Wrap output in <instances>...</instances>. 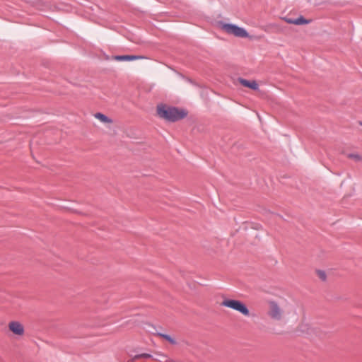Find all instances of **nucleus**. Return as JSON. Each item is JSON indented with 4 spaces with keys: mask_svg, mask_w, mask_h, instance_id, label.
<instances>
[{
    "mask_svg": "<svg viewBox=\"0 0 362 362\" xmlns=\"http://www.w3.org/2000/svg\"><path fill=\"white\" fill-rule=\"evenodd\" d=\"M156 112L160 118L169 122H175L183 119L187 115V112L184 110L168 106L165 104H158L156 107Z\"/></svg>",
    "mask_w": 362,
    "mask_h": 362,
    "instance_id": "f257e3e1",
    "label": "nucleus"
},
{
    "mask_svg": "<svg viewBox=\"0 0 362 362\" xmlns=\"http://www.w3.org/2000/svg\"><path fill=\"white\" fill-rule=\"evenodd\" d=\"M286 309L274 300L268 302L267 315L273 320L283 321L286 318Z\"/></svg>",
    "mask_w": 362,
    "mask_h": 362,
    "instance_id": "f03ea898",
    "label": "nucleus"
},
{
    "mask_svg": "<svg viewBox=\"0 0 362 362\" xmlns=\"http://www.w3.org/2000/svg\"><path fill=\"white\" fill-rule=\"evenodd\" d=\"M221 305L235 310L244 316L247 317L250 315V311L247 305L239 300L226 298L221 302Z\"/></svg>",
    "mask_w": 362,
    "mask_h": 362,
    "instance_id": "7ed1b4c3",
    "label": "nucleus"
},
{
    "mask_svg": "<svg viewBox=\"0 0 362 362\" xmlns=\"http://www.w3.org/2000/svg\"><path fill=\"white\" fill-rule=\"evenodd\" d=\"M221 28L226 33L233 35L238 37H250L247 32L244 28L233 24H223Z\"/></svg>",
    "mask_w": 362,
    "mask_h": 362,
    "instance_id": "20e7f679",
    "label": "nucleus"
},
{
    "mask_svg": "<svg viewBox=\"0 0 362 362\" xmlns=\"http://www.w3.org/2000/svg\"><path fill=\"white\" fill-rule=\"evenodd\" d=\"M221 28L226 33L233 35L238 37H250L247 32L244 28L233 24H223Z\"/></svg>",
    "mask_w": 362,
    "mask_h": 362,
    "instance_id": "39448f33",
    "label": "nucleus"
},
{
    "mask_svg": "<svg viewBox=\"0 0 362 362\" xmlns=\"http://www.w3.org/2000/svg\"><path fill=\"white\" fill-rule=\"evenodd\" d=\"M8 327L9 330L17 336H23L25 332L23 325L18 321H11L8 323Z\"/></svg>",
    "mask_w": 362,
    "mask_h": 362,
    "instance_id": "423d86ee",
    "label": "nucleus"
},
{
    "mask_svg": "<svg viewBox=\"0 0 362 362\" xmlns=\"http://www.w3.org/2000/svg\"><path fill=\"white\" fill-rule=\"evenodd\" d=\"M238 81H239V83L242 86H243L245 87L249 88L252 89V90H257L258 89V87H259L258 84L254 80L248 81V80H246V79H244V78H239Z\"/></svg>",
    "mask_w": 362,
    "mask_h": 362,
    "instance_id": "0eeeda50",
    "label": "nucleus"
},
{
    "mask_svg": "<svg viewBox=\"0 0 362 362\" xmlns=\"http://www.w3.org/2000/svg\"><path fill=\"white\" fill-rule=\"evenodd\" d=\"M141 59H144V57L137 55H117L114 57V59L117 61H133Z\"/></svg>",
    "mask_w": 362,
    "mask_h": 362,
    "instance_id": "6e6552de",
    "label": "nucleus"
},
{
    "mask_svg": "<svg viewBox=\"0 0 362 362\" xmlns=\"http://www.w3.org/2000/svg\"><path fill=\"white\" fill-rule=\"evenodd\" d=\"M95 117L98 119L99 121H100L101 122L103 123H105V124H111L112 123V120L109 118L108 117H107L106 115H105L104 114H102V113H96L95 115Z\"/></svg>",
    "mask_w": 362,
    "mask_h": 362,
    "instance_id": "1a4fd4ad",
    "label": "nucleus"
},
{
    "mask_svg": "<svg viewBox=\"0 0 362 362\" xmlns=\"http://www.w3.org/2000/svg\"><path fill=\"white\" fill-rule=\"evenodd\" d=\"M296 21V25H305L308 24L311 22L310 20H307L304 18L303 16H299L297 18H295Z\"/></svg>",
    "mask_w": 362,
    "mask_h": 362,
    "instance_id": "9d476101",
    "label": "nucleus"
},
{
    "mask_svg": "<svg viewBox=\"0 0 362 362\" xmlns=\"http://www.w3.org/2000/svg\"><path fill=\"white\" fill-rule=\"evenodd\" d=\"M316 274L317 277L322 281H325L327 279V274L323 270H317Z\"/></svg>",
    "mask_w": 362,
    "mask_h": 362,
    "instance_id": "9b49d317",
    "label": "nucleus"
},
{
    "mask_svg": "<svg viewBox=\"0 0 362 362\" xmlns=\"http://www.w3.org/2000/svg\"><path fill=\"white\" fill-rule=\"evenodd\" d=\"M158 336H160V337L166 339L170 344H175V341L170 335H167V334H158Z\"/></svg>",
    "mask_w": 362,
    "mask_h": 362,
    "instance_id": "f8f14e48",
    "label": "nucleus"
},
{
    "mask_svg": "<svg viewBox=\"0 0 362 362\" xmlns=\"http://www.w3.org/2000/svg\"><path fill=\"white\" fill-rule=\"evenodd\" d=\"M348 158H351L356 161H360L362 160L361 157L358 154H349Z\"/></svg>",
    "mask_w": 362,
    "mask_h": 362,
    "instance_id": "ddd939ff",
    "label": "nucleus"
},
{
    "mask_svg": "<svg viewBox=\"0 0 362 362\" xmlns=\"http://www.w3.org/2000/svg\"><path fill=\"white\" fill-rule=\"evenodd\" d=\"M284 21L289 23V24H293V25H296V19L294 18H284Z\"/></svg>",
    "mask_w": 362,
    "mask_h": 362,
    "instance_id": "4468645a",
    "label": "nucleus"
},
{
    "mask_svg": "<svg viewBox=\"0 0 362 362\" xmlns=\"http://www.w3.org/2000/svg\"><path fill=\"white\" fill-rule=\"evenodd\" d=\"M151 355L148 354H142L140 355H137L135 356V358H150Z\"/></svg>",
    "mask_w": 362,
    "mask_h": 362,
    "instance_id": "2eb2a0df",
    "label": "nucleus"
}]
</instances>
